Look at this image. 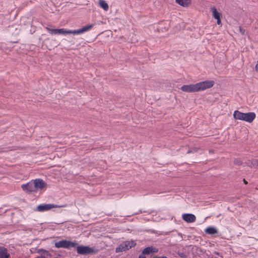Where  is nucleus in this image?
<instances>
[{"label":"nucleus","mask_w":258,"mask_h":258,"mask_svg":"<svg viewBox=\"0 0 258 258\" xmlns=\"http://www.w3.org/2000/svg\"><path fill=\"white\" fill-rule=\"evenodd\" d=\"M58 242H71V241H70V240H67L61 239V240H59Z\"/></svg>","instance_id":"24"},{"label":"nucleus","mask_w":258,"mask_h":258,"mask_svg":"<svg viewBox=\"0 0 258 258\" xmlns=\"http://www.w3.org/2000/svg\"><path fill=\"white\" fill-rule=\"evenodd\" d=\"M47 29L49 31L51 32V33H53V34H57V29H50V28H47Z\"/></svg>","instance_id":"22"},{"label":"nucleus","mask_w":258,"mask_h":258,"mask_svg":"<svg viewBox=\"0 0 258 258\" xmlns=\"http://www.w3.org/2000/svg\"><path fill=\"white\" fill-rule=\"evenodd\" d=\"M191 150H188V151H187V153H191Z\"/></svg>","instance_id":"30"},{"label":"nucleus","mask_w":258,"mask_h":258,"mask_svg":"<svg viewBox=\"0 0 258 258\" xmlns=\"http://www.w3.org/2000/svg\"><path fill=\"white\" fill-rule=\"evenodd\" d=\"M214 84V82L213 81H205L196 84L183 85L181 87V90L186 92H198L210 88L213 86Z\"/></svg>","instance_id":"1"},{"label":"nucleus","mask_w":258,"mask_h":258,"mask_svg":"<svg viewBox=\"0 0 258 258\" xmlns=\"http://www.w3.org/2000/svg\"><path fill=\"white\" fill-rule=\"evenodd\" d=\"M10 254L8 253L7 249L4 247H0V258H9Z\"/></svg>","instance_id":"13"},{"label":"nucleus","mask_w":258,"mask_h":258,"mask_svg":"<svg viewBox=\"0 0 258 258\" xmlns=\"http://www.w3.org/2000/svg\"><path fill=\"white\" fill-rule=\"evenodd\" d=\"M254 112L243 113L238 110L234 112L233 117L236 119L244 120L248 122H252L255 118Z\"/></svg>","instance_id":"2"},{"label":"nucleus","mask_w":258,"mask_h":258,"mask_svg":"<svg viewBox=\"0 0 258 258\" xmlns=\"http://www.w3.org/2000/svg\"><path fill=\"white\" fill-rule=\"evenodd\" d=\"M211 9L213 13V17L217 20V24L219 25H221V17H222V14L217 11V9L215 7L211 8Z\"/></svg>","instance_id":"6"},{"label":"nucleus","mask_w":258,"mask_h":258,"mask_svg":"<svg viewBox=\"0 0 258 258\" xmlns=\"http://www.w3.org/2000/svg\"><path fill=\"white\" fill-rule=\"evenodd\" d=\"M234 163L235 164V165H240L242 164V162L241 161L240 159H235L234 160Z\"/></svg>","instance_id":"20"},{"label":"nucleus","mask_w":258,"mask_h":258,"mask_svg":"<svg viewBox=\"0 0 258 258\" xmlns=\"http://www.w3.org/2000/svg\"><path fill=\"white\" fill-rule=\"evenodd\" d=\"M138 258H146V256L144 255V254H141L139 256Z\"/></svg>","instance_id":"25"},{"label":"nucleus","mask_w":258,"mask_h":258,"mask_svg":"<svg viewBox=\"0 0 258 258\" xmlns=\"http://www.w3.org/2000/svg\"><path fill=\"white\" fill-rule=\"evenodd\" d=\"M57 34H73L72 30H66L63 28L57 29Z\"/></svg>","instance_id":"16"},{"label":"nucleus","mask_w":258,"mask_h":258,"mask_svg":"<svg viewBox=\"0 0 258 258\" xmlns=\"http://www.w3.org/2000/svg\"><path fill=\"white\" fill-rule=\"evenodd\" d=\"M77 243H75V244H62V248L70 249L71 247H75L76 244Z\"/></svg>","instance_id":"18"},{"label":"nucleus","mask_w":258,"mask_h":258,"mask_svg":"<svg viewBox=\"0 0 258 258\" xmlns=\"http://www.w3.org/2000/svg\"><path fill=\"white\" fill-rule=\"evenodd\" d=\"M62 244H75V243H55V246L57 248L62 247Z\"/></svg>","instance_id":"19"},{"label":"nucleus","mask_w":258,"mask_h":258,"mask_svg":"<svg viewBox=\"0 0 258 258\" xmlns=\"http://www.w3.org/2000/svg\"><path fill=\"white\" fill-rule=\"evenodd\" d=\"M38 253L40 254L41 255H45V257L46 258V256H50L51 254L49 253V252L48 251H46L44 249H39L38 250Z\"/></svg>","instance_id":"17"},{"label":"nucleus","mask_w":258,"mask_h":258,"mask_svg":"<svg viewBox=\"0 0 258 258\" xmlns=\"http://www.w3.org/2000/svg\"><path fill=\"white\" fill-rule=\"evenodd\" d=\"M136 243H121L118 247L116 248V252L125 251L135 245Z\"/></svg>","instance_id":"4"},{"label":"nucleus","mask_w":258,"mask_h":258,"mask_svg":"<svg viewBox=\"0 0 258 258\" xmlns=\"http://www.w3.org/2000/svg\"><path fill=\"white\" fill-rule=\"evenodd\" d=\"M21 187L24 191H27L28 193L36 191L34 187V183L31 182H28L25 184H22Z\"/></svg>","instance_id":"5"},{"label":"nucleus","mask_w":258,"mask_h":258,"mask_svg":"<svg viewBox=\"0 0 258 258\" xmlns=\"http://www.w3.org/2000/svg\"><path fill=\"white\" fill-rule=\"evenodd\" d=\"M175 2L183 7H188L191 4V0H175Z\"/></svg>","instance_id":"12"},{"label":"nucleus","mask_w":258,"mask_h":258,"mask_svg":"<svg viewBox=\"0 0 258 258\" xmlns=\"http://www.w3.org/2000/svg\"><path fill=\"white\" fill-rule=\"evenodd\" d=\"M205 232L208 234H214L218 233L217 229L214 227H208L205 230Z\"/></svg>","instance_id":"14"},{"label":"nucleus","mask_w":258,"mask_h":258,"mask_svg":"<svg viewBox=\"0 0 258 258\" xmlns=\"http://www.w3.org/2000/svg\"><path fill=\"white\" fill-rule=\"evenodd\" d=\"M158 251V249L153 247H147L145 248L142 251L143 254H149L150 253H155Z\"/></svg>","instance_id":"11"},{"label":"nucleus","mask_w":258,"mask_h":258,"mask_svg":"<svg viewBox=\"0 0 258 258\" xmlns=\"http://www.w3.org/2000/svg\"><path fill=\"white\" fill-rule=\"evenodd\" d=\"M99 6L105 11H107L109 9L108 4L103 0H99Z\"/></svg>","instance_id":"15"},{"label":"nucleus","mask_w":258,"mask_h":258,"mask_svg":"<svg viewBox=\"0 0 258 258\" xmlns=\"http://www.w3.org/2000/svg\"><path fill=\"white\" fill-rule=\"evenodd\" d=\"M34 187L36 190L38 188H42L43 187L46 186V184L41 179H36L34 180Z\"/></svg>","instance_id":"8"},{"label":"nucleus","mask_w":258,"mask_h":258,"mask_svg":"<svg viewBox=\"0 0 258 258\" xmlns=\"http://www.w3.org/2000/svg\"><path fill=\"white\" fill-rule=\"evenodd\" d=\"M243 182L244 183V184H247L248 182L245 179H243Z\"/></svg>","instance_id":"29"},{"label":"nucleus","mask_w":258,"mask_h":258,"mask_svg":"<svg viewBox=\"0 0 258 258\" xmlns=\"http://www.w3.org/2000/svg\"><path fill=\"white\" fill-rule=\"evenodd\" d=\"M239 30L241 34L243 35L244 34L245 30L243 29L241 27H239Z\"/></svg>","instance_id":"23"},{"label":"nucleus","mask_w":258,"mask_h":258,"mask_svg":"<svg viewBox=\"0 0 258 258\" xmlns=\"http://www.w3.org/2000/svg\"><path fill=\"white\" fill-rule=\"evenodd\" d=\"M93 24H90L85 26L79 30H74L73 34H78L86 32L88 30H90L93 27Z\"/></svg>","instance_id":"10"},{"label":"nucleus","mask_w":258,"mask_h":258,"mask_svg":"<svg viewBox=\"0 0 258 258\" xmlns=\"http://www.w3.org/2000/svg\"><path fill=\"white\" fill-rule=\"evenodd\" d=\"M255 70L258 72V60H257V63L255 66Z\"/></svg>","instance_id":"26"},{"label":"nucleus","mask_w":258,"mask_h":258,"mask_svg":"<svg viewBox=\"0 0 258 258\" xmlns=\"http://www.w3.org/2000/svg\"><path fill=\"white\" fill-rule=\"evenodd\" d=\"M56 207V206L53 204H45L39 205L37 207V209L39 211H44L50 210L51 209Z\"/></svg>","instance_id":"9"},{"label":"nucleus","mask_w":258,"mask_h":258,"mask_svg":"<svg viewBox=\"0 0 258 258\" xmlns=\"http://www.w3.org/2000/svg\"><path fill=\"white\" fill-rule=\"evenodd\" d=\"M154 258H167V257L166 256H163L161 257H155Z\"/></svg>","instance_id":"28"},{"label":"nucleus","mask_w":258,"mask_h":258,"mask_svg":"<svg viewBox=\"0 0 258 258\" xmlns=\"http://www.w3.org/2000/svg\"><path fill=\"white\" fill-rule=\"evenodd\" d=\"M77 252L83 255L93 253L95 252V249L85 246H78L77 248Z\"/></svg>","instance_id":"3"},{"label":"nucleus","mask_w":258,"mask_h":258,"mask_svg":"<svg viewBox=\"0 0 258 258\" xmlns=\"http://www.w3.org/2000/svg\"><path fill=\"white\" fill-rule=\"evenodd\" d=\"M251 164L254 166L258 167V160L257 159H253L251 160Z\"/></svg>","instance_id":"21"},{"label":"nucleus","mask_w":258,"mask_h":258,"mask_svg":"<svg viewBox=\"0 0 258 258\" xmlns=\"http://www.w3.org/2000/svg\"><path fill=\"white\" fill-rule=\"evenodd\" d=\"M182 219L187 223H192L196 221V217L192 214H184L182 216Z\"/></svg>","instance_id":"7"},{"label":"nucleus","mask_w":258,"mask_h":258,"mask_svg":"<svg viewBox=\"0 0 258 258\" xmlns=\"http://www.w3.org/2000/svg\"><path fill=\"white\" fill-rule=\"evenodd\" d=\"M179 255L181 256V257H184L185 255L183 253H179Z\"/></svg>","instance_id":"27"}]
</instances>
